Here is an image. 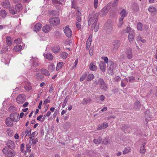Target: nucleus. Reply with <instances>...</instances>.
<instances>
[{
  "label": "nucleus",
  "instance_id": "17",
  "mask_svg": "<svg viewBox=\"0 0 157 157\" xmlns=\"http://www.w3.org/2000/svg\"><path fill=\"white\" fill-rule=\"evenodd\" d=\"M92 30H94L95 32H96L99 29V23L97 22H94L92 26Z\"/></svg>",
  "mask_w": 157,
  "mask_h": 157
},
{
  "label": "nucleus",
  "instance_id": "23",
  "mask_svg": "<svg viewBox=\"0 0 157 157\" xmlns=\"http://www.w3.org/2000/svg\"><path fill=\"white\" fill-rule=\"evenodd\" d=\"M128 82V78H125L124 79L121 80V86L123 88L125 87L126 86Z\"/></svg>",
  "mask_w": 157,
  "mask_h": 157
},
{
  "label": "nucleus",
  "instance_id": "59",
  "mask_svg": "<svg viewBox=\"0 0 157 157\" xmlns=\"http://www.w3.org/2000/svg\"><path fill=\"white\" fill-rule=\"evenodd\" d=\"M54 90L53 86V85L52 84L51 86V87L49 90V92L51 93H53Z\"/></svg>",
  "mask_w": 157,
  "mask_h": 157
},
{
  "label": "nucleus",
  "instance_id": "16",
  "mask_svg": "<svg viewBox=\"0 0 157 157\" xmlns=\"http://www.w3.org/2000/svg\"><path fill=\"white\" fill-rule=\"evenodd\" d=\"M108 10L106 7H104L100 12V15L101 17H103L105 15L108 13Z\"/></svg>",
  "mask_w": 157,
  "mask_h": 157
},
{
  "label": "nucleus",
  "instance_id": "43",
  "mask_svg": "<svg viewBox=\"0 0 157 157\" xmlns=\"http://www.w3.org/2000/svg\"><path fill=\"white\" fill-rule=\"evenodd\" d=\"M25 135V137L26 136H29V132L27 129H26L25 132H23L21 134V136L23 137Z\"/></svg>",
  "mask_w": 157,
  "mask_h": 157
},
{
  "label": "nucleus",
  "instance_id": "11",
  "mask_svg": "<svg viewBox=\"0 0 157 157\" xmlns=\"http://www.w3.org/2000/svg\"><path fill=\"white\" fill-rule=\"evenodd\" d=\"M106 63L105 62H104L103 61H101L99 63V66L100 67V69L103 72H104L105 71L106 67Z\"/></svg>",
  "mask_w": 157,
  "mask_h": 157
},
{
  "label": "nucleus",
  "instance_id": "12",
  "mask_svg": "<svg viewBox=\"0 0 157 157\" xmlns=\"http://www.w3.org/2000/svg\"><path fill=\"white\" fill-rule=\"evenodd\" d=\"M14 121L10 117L7 118L6 119V125L8 127H12Z\"/></svg>",
  "mask_w": 157,
  "mask_h": 157
},
{
  "label": "nucleus",
  "instance_id": "8",
  "mask_svg": "<svg viewBox=\"0 0 157 157\" xmlns=\"http://www.w3.org/2000/svg\"><path fill=\"white\" fill-rule=\"evenodd\" d=\"M99 14L98 13H95L92 16H91L90 15H89V21L93 22H97L98 20L99 17Z\"/></svg>",
  "mask_w": 157,
  "mask_h": 157
},
{
  "label": "nucleus",
  "instance_id": "47",
  "mask_svg": "<svg viewBox=\"0 0 157 157\" xmlns=\"http://www.w3.org/2000/svg\"><path fill=\"white\" fill-rule=\"evenodd\" d=\"M149 11L151 13L155 12L156 10V9L154 7H149L148 9Z\"/></svg>",
  "mask_w": 157,
  "mask_h": 157
},
{
  "label": "nucleus",
  "instance_id": "53",
  "mask_svg": "<svg viewBox=\"0 0 157 157\" xmlns=\"http://www.w3.org/2000/svg\"><path fill=\"white\" fill-rule=\"evenodd\" d=\"M87 76L86 74H85L82 75V77L80 78V81H82L84 80Z\"/></svg>",
  "mask_w": 157,
  "mask_h": 157
},
{
  "label": "nucleus",
  "instance_id": "33",
  "mask_svg": "<svg viewBox=\"0 0 157 157\" xmlns=\"http://www.w3.org/2000/svg\"><path fill=\"white\" fill-rule=\"evenodd\" d=\"M46 58L50 61L52 60L53 58V55L50 53H47L45 56Z\"/></svg>",
  "mask_w": 157,
  "mask_h": 157
},
{
  "label": "nucleus",
  "instance_id": "34",
  "mask_svg": "<svg viewBox=\"0 0 157 157\" xmlns=\"http://www.w3.org/2000/svg\"><path fill=\"white\" fill-rule=\"evenodd\" d=\"M52 51L55 53H56L59 52L60 51V47L59 46L54 47L52 48Z\"/></svg>",
  "mask_w": 157,
  "mask_h": 157
},
{
  "label": "nucleus",
  "instance_id": "19",
  "mask_svg": "<svg viewBox=\"0 0 157 157\" xmlns=\"http://www.w3.org/2000/svg\"><path fill=\"white\" fill-rule=\"evenodd\" d=\"M89 69L91 71H95L97 69V67L94 65L93 62H91L89 65Z\"/></svg>",
  "mask_w": 157,
  "mask_h": 157
},
{
  "label": "nucleus",
  "instance_id": "61",
  "mask_svg": "<svg viewBox=\"0 0 157 157\" xmlns=\"http://www.w3.org/2000/svg\"><path fill=\"white\" fill-rule=\"evenodd\" d=\"M21 41V39L20 38H17L14 40V42L16 44H19Z\"/></svg>",
  "mask_w": 157,
  "mask_h": 157
},
{
  "label": "nucleus",
  "instance_id": "60",
  "mask_svg": "<svg viewBox=\"0 0 157 157\" xmlns=\"http://www.w3.org/2000/svg\"><path fill=\"white\" fill-rule=\"evenodd\" d=\"M131 30V28L129 27H127L124 30V33H128Z\"/></svg>",
  "mask_w": 157,
  "mask_h": 157
},
{
  "label": "nucleus",
  "instance_id": "3",
  "mask_svg": "<svg viewBox=\"0 0 157 157\" xmlns=\"http://www.w3.org/2000/svg\"><path fill=\"white\" fill-rule=\"evenodd\" d=\"M49 22L53 26H56L59 24L60 21L59 17H55L50 18Z\"/></svg>",
  "mask_w": 157,
  "mask_h": 157
},
{
  "label": "nucleus",
  "instance_id": "26",
  "mask_svg": "<svg viewBox=\"0 0 157 157\" xmlns=\"http://www.w3.org/2000/svg\"><path fill=\"white\" fill-rule=\"evenodd\" d=\"M77 2L76 0H73L71 2V7L75 9H78V7L77 5Z\"/></svg>",
  "mask_w": 157,
  "mask_h": 157
},
{
  "label": "nucleus",
  "instance_id": "10",
  "mask_svg": "<svg viewBox=\"0 0 157 157\" xmlns=\"http://www.w3.org/2000/svg\"><path fill=\"white\" fill-rule=\"evenodd\" d=\"M52 26L51 25H46L42 28V30L45 33H48L52 28Z\"/></svg>",
  "mask_w": 157,
  "mask_h": 157
},
{
  "label": "nucleus",
  "instance_id": "21",
  "mask_svg": "<svg viewBox=\"0 0 157 157\" xmlns=\"http://www.w3.org/2000/svg\"><path fill=\"white\" fill-rule=\"evenodd\" d=\"M108 125V124L106 122L103 123L102 124L100 125L97 128L98 130H101L105 128Z\"/></svg>",
  "mask_w": 157,
  "mask_h": 157
},
{
  "label": "nucleus",
  "instance_id": "1",
  "mask_svg": "<svg viewBox=\"0 0 157 157\" xmlns=\"http://www.w3.org/2000/svg\"><path fill=\"white\" fill-rule=\"evenodd\" d=\"M102 59L107 64V68L109 71L112 72L114 67V63L111 61H108V58L107 57H102Z\"/></svg>",
  "mask_w": 157,
  "mask_h": 157
},
{
  "label": "nucleus",
  "instance_id": "62",
  "mask_svg": "<svg viewBox=\"0 0 157 157\" xmlns=\"http://www.w3.org/2000/svg\"><path fill=\"white\" fill-rule=\"evenodd\" d=\"M121 80V78L118 76L114 78V80L116 82H118Z\"/></svg>",
  "mask_w": 157,
  "mask_h": 157
},
{
  "label": "nucleus",
  "instance_id": "64",
  "mask_svg": "<svg viewBox=\"0 0 157 157\" xmlns=\"http://www.w3.org/2000/svg\"><path fill=\"white\" fill-rule=\"evenodd\" d=\"M9 109L10 111L12 110V111H15L16 110L15 108L13 106H10L9 108Z\"/></svg>",
  "mask_w": 157,
  "mask_h": 157
},
{
  "label": "nucleus",
  "instance_id": "63",
  "mask_svg": "<svg viewBox=\"0 0 157 157\" xmlns=\"http://www.w3.org/2000/svg\"><path fill=\"white\" fill-rule=\"evenodd\" d=\"M56 12H57L56 11L52 10L50 12V13L51 15H52V16H55L56 15L55 13Z\"/></svg>",
  "mask_w": 157,
  "mask_h": 157
},
{
  "label": "nucleus",
  "instance_id": "35",
  "mask_svg": "<svg viewBox=\"0 0 157 157\" xmlns=\"http://www.w3.org/2000/svg\"><path fill=\"white\" fill-rule=\"evenodd\" d=\"M0 15L2 18H5L7 15L6 12L5 10H1L0 11Z\"/></svg>",
  "mask_w": 157,
  "mask_h": 157
},
{
  "label": "nucleus",
  "instance_id": "42",
  "mask_svg": "<svg viewBox=\"0 0 157 157\" xmlns=\"http://www.w3.org/2000/svg\"><path fill=\"white\" fill-rule=\"evenodd\" d=\"M145 144L144 143L143 144V146L141 147L140 150V152L141 153H144L145 152L146 150L145 149Z\"/></svg>",
  "mask_w": 157,
  "mask_h": 157
},
{
  "label": "nucleus",
  "instance_id": "32",
  "mask_svg": "<svg viewBox=\"0 0 157 157\" xmlns=\"http://www.w3.org/2000/svg\"><path fill=\"white\" fill-rule=\"evenodd\" d=\"M100 87L105 91H106L107 90V87L104 81H103V82H102V83L100 85Z\"/></svg>",
  "mask_w": 157,
  "mask_h": 157
},
{
  "label": "nucleus",
  "instance_id": "51",
  "mask_svg": "<svg viewBox=\"0 0 157 157\" xmlns=\"http://www.w3.org/2000/svg\"><path fill=\"white\" fill-rule=\"evenodd\" d=\"M31 145L30 144H27L26 146L27 150L26 151L29 153H30L31 152V149H30V148L31 147Z\"/></svg>",
  "mask_w": 157,
  "mask_h": 157
},
{
  "label": "nucleus",
  "instance_id": "41",
  "mask_svg": "<svg viewBox=\"0 0 157 157\" xmlns=\"http://www.w3.org/2000/svg\"><path fill=\"white\" fill-rule=\"evenodd\" d=\"M68 54L65 52H63L60 54V56L63 59H66Z\"/></svg>",
  "mask_w": 157,
  "mask_h": 157
},
{
  "label": "nucleus",
  "instance_id": "5",
  "mask_svg": "<svg viewBox=\"0 0 157 157\" xmlns=\"http://www.w3.org/2000/svg\"><path fill=\"white\" fill-rule=\"evenodd\" d=\"M64 32L66 36L68 38H71L72 36V31L68 27L66 26L63 28Z\"/></svg>",
  "mask_w": 157,
  "mask_h": 157
},
{
  "label": "nucleus",
  "instance_id": "37",
  "mask_svg": "<svg viewBox=\"0 0 157 157\" xmlns=\"http://www.w3.org/2000/svg\"><path fill=\"white\" fill-rule=\"evenodd\" d=\"M52 3L56 6H58L59 5H62V3L57 0H52Z\"/></svg>",
  "mask_w": 157,
  "mask_h": 157
},
{
  "label": "nucleus",
  "instance_id": "27",
  "mask_svg": "<svg viewBox=\"0 0 157 157\" xmlns=\"http://www.w3.org/2000/svg\"><path fill=\"white\" fill-rule=\"evenodd\" d=\"M40 71L42 74H43L47 76H49L50 75V74L49 72L47 70L44 69H41Z\"/></svg>",
  "mask_w": 157,
  "mask_h": 157
},
{
  "label": "nucleus",
  "instance_id": "48",
  "mask_svg": "<svg viewBox=\"0 0 157 157\" xmlns=\"http://www.w3.org/2000/svg\"><path fill=\"white\" fill-rule=\"evenodd\" d=\"M6 132L8 135L10 136H13V131L11 129H8L6 131Z\"/></svg>",
  "mask_w": 157,
  "mask_h": 157
},
{
  "label": "nucleus",
  "instance_id": "45",
  "mask_svg": "<svg viewBox=\"0 0 157 157\" xmlns=\"http://www.w3.org/2000/svg\"><path fill=\"white\" fill-rule=\"evenodd\" d=\"M143 25L140 22L138 23L137 25V28L138 30H142V28Z\"/></svg>",
  "mask_w": 157,
  "mask_h": 157
},
{
  "label": "nucleus",
  "instance_id": "6",
  "mask_svg": "<svg viewBox=\"0 0 157 157\" xmlns=\"http://www.w3.org/2000/svg\"><path fill=\"white\" fill-rule=\"evenodd\" d=\"M10 117L14 122H17L19 120L20 118L18 113H12L10 114Z\"/></svg>",
  "mask_w": 157,
  "mask_h": 157
},
{
  "label": "nucleus",
  "instance_id": "44",
  "mask_svg": "<svg viewBox=\"0 0 157 157\" xmlns=\"http://www.w3.org/2000/svg\"><path fill=\"white\" fill-rule=\"evenodd\" d=\"M140 106V102L139 101H137L135 102L134 105V107L136 109H137L139 108Z\"/></svg>",
  "mask_w": 157,
  "mask_h": 157
},
{
  "label": "nucleus",
  "instance_id": "58",
  "mask_svg": "<svg viewBox=\"0 0 157 157\" xmlns=\"http://www.w3.org/2000/svg\"><path fill=\"white\" fill-rule=\"evenodd\" d=\"M33 63L32 66L34 67H36L39 65V64L37 63L36 62L34 61V60H33Z\"/></svg>",
  "mask_w": 157,
  "mask_h": 157
},
{
  "label": "nucleus",
  "instance_id": "4",
  "mask_svg": "<svg viewBox=\"0 0 157 157\" xmlns=\"http://www.w3.org/2000/svg\"><path fill=\"white\" fill-rule=\"evenodd\" d=\"M26 100V96L23 94H19L17 97V102L19 104L23 103Z\"/></svg>",
  "mask_w": 157,
  "mask_h": 157
},
{
  "label": "nucleus",
  "instance_id": "55",
  "mask_svg": "<svg viewBox=\"0 0 157 157\" xmlns=\"http://www.w3.org/2000/svg\"><path fill=\"white\" fill-rule=\"evenodd\" d=\"M135 80V78L132 76L129 77V81L131 82H132Z\"/></svg>",
  "mask_w": 157,
  "mask_h": 157
},
{
  "label": "nucleus",
  "instance_id": "13",
  "mask_svg": "<svg viewBox=\"0 0 157 157\" xmlns=\"http://www.w3.org/2000/svg\"><path fill=\"white\" fill-rule=\"evenodd\" d=\"M6 145L8 148H9L11 149H14L15 147V144L14 142L11 140H9L7 141L6 143Z\"/></svg>",
  "mask_w": 157,
  "mask_h": 157
},
{
  "label": "nucleus",
  "instance_id": "18",
  "mask_svg": "<svg viewBox=\"0 0 157 157\" xmlns=\"http://www.w3.org/2000/svg\"><path fill=\"white\" fill-rule=\"evenodd\" d=\"M9 11L10 13L13 15L17 14V12L15 7H10L9 8Z\"/></svg>",
  "mask_w": 157,
  "mask_h": 157
},
{
  "label": "nucleus",
  "instance_id": "30",
  "mask_svg": "<svg viewBox=\"0 0 157 157\" xmlns=\"http://www.w3.org/2000/svg\"><path fill=\"white\" fill-rule=\"evenodd\" d=\"M6 42L8 46H10L12 44V42L11 37L9 36H7L6 37Z\"/></svg>",
  "mask_w": 157,
  "mask_h": 157
},
{
  "label": "nucleus",
  "instance_id": "15",
  "mask_svg": "<svg viewBox=\"0 0 157 157\" xmlns=\"http://www.w3.org/2000/svg\"><path fill=\"white\" fill-rule=\"evenodd\" d=\"M42 24L40 23H36L34 26L33 31L36 33L39 32L42 27Z\"/></svg>",
  "mask_w": 157,
  "mask_h": 157
},
{
  "label": "nucleus",
  "instance_id": "28",
  "mask_svg": "<svg viewBox=\"0 0 157 157\" xmlns=\"http://www.w3.org/2000/svg\"><path fill=\"white\" fill-rule=\"evenodd\" d=\"M22 46L21 45H17L14 47L13 50L15 52H18L20 51L22 49Z\"/></svg>",
  "mask_w": 157,
  "mask_h": 157
},
{
  "label": "nucleus",
  "instance_id": "38",
  "mask_svg": "<svg viewBox=\"0 0 157 157\" xmlns=\"http://www.w3.org/2000/svg\"><path fill=\"white\" fill-rule=\"evenodd\" d=\"M103 80L101 78H100L98 80H95L94 82V83L96 85H98L100 84V85L103 82Z\"/></svg>",
  "mask_w": 157,
  "mask_h": 157
},
{
  "label": "nucleus",
  "instance_id": "49",
  "mask_svg": "<svg viewBox=\"0 0 157 157\" xmlns=\"http://www.w3.org/2000/svg\"><path fill=\"white\" fill-rule=\"evenodd\" d=\"M28 86L27 85L25 86H24V88L26 90L29 91L31 90V87L30 86V83H28Z\"/></svg>",
  "mask_w": 157,
  "mask_h": 157
},
{
  "label": "nucleus",
  "instance_id": "52",
  "mask_svg": "<svg viewBox=\"0 0 157 157\" xmlns=\"http://www.w3.org/2000/svg\"><path fill=\"white\" fill-rule=\"evenodd\" d=\"M98 0H94V6L95 9H96L98 6Z\"/></svg>",
  "mask_w": 157,
  "mask_h": 157
},
{
  "label": "nucleus",
  "instance_id": "46",
  "mask_svg": "<svg viewBox=\"0 0 157 157\" xmlns=\"http://www.w3.org/2000/svg\"><path fill=\"white\" fill-rule=\"evenodd\" d=\"M48 70L52 72L55 69V66L54 65H50L48 66Z\"/></svg>",
  "mask_w": 157,
  "mask_h": 157
},
{
  "label": "nucleus",
  "instance_id": "20",
  "mask_svg": "<svg viewBox=\"0 0 157 157\" xmlns=\"http://www.w3.org/2000/svg\"><path fill=\"white\" fill-rule=\"evenodd\" d=\"M130 126L128 125L123 124L122 125V130L124 132H128L130 131Z\"/></svg>",
  "mask_w": 157,
  "mask_h": 157
},
{
  "label": "nucleus",
  "instance_id": "2",
  "mask_svg": "<svg viewBox=\"0 0 157 157\" xmlns=\"http://www.w3.org/2000/svg\"><path fill=\"white\" fill-rule=\"evenodd\" d=\"M13 149L10 150L7 147H5L2 150V152L7 157H13L16 154Z\"/></svg>",
  "mask_w": 157,
  "mask_h": 157
},
{
  "label": "nucleus",
  "instance_id": "29",
  "mask_svg": "<svg viewBox=\"0 0 157 157\" xmlns=\"http://www.w3.org/2000/svg\"><path fill=\"white\" fill-rule=\"evenodd\" d=\"M91 101V99L90 98H84L82 101L83 104L85 105L90 103Z\"/></svg>",
  "mask_w": 157,
  "mask_h": 157
},
{
  "label": "nucleus",
  "instance_id": "22",
  "mask_svg": "<svg viewBox=\"0 0 157 157\" xmlns=\"http://www.w3.org/2000/svg\"><path fill=\"white\" fill-rule=\"evenodd\" d=\"M106 27V32L108 33L110 32L113 30L112 25L110 24L107 23L105 24Z\"/></svg>",
  "mask_w": 157,
  "mask_h": 157
},
{
  "label": "nucleus",
  "instance_id": "7",
  "mask_svg": "<svg viewBox=\"0 0 157 157\" xmlns=\"http://www.w3.org/2000/svg\"><path fill=\"white\" fill-rule=\"evenodd\" d=\"M120 45V41L118 40H115L113 43V52H116L118 49Z\"/></svg>",
  "mask_w": 157,
  "mask_h": 157
},
{
  "label": "nucleus",
  "instance_id": "9",
  "mask_svg": "<svg viewBox=\"0 0 157 157\" xmlns=\"http://www.w3.org/2000/svg\"><path fill=\"white\" fill-rule=\"evenodd\" d=\"M132 49L128 48L126 49V57L128 59H131L132 57Z\"/></svg>",
  "mask_w": 157,
  "mask_h": 157
},
{
  "label": "nucleus",
  "instance_id": "36",
  "mask_svg": "<svg viewBox=\"0 0 157 157\" xmlns=\"http://www.w3.org/2000/svg\"><path fill=\"white\" fill-rule=\"evenodd\" d=\"M63 66V62L59 63L57 64L56 70L58 71L59 69H61Z\"/></svg>",
  "mask_w": 157,
  "mask_h": 157
},
{
  "label": "nucleus",
  "instance_id": "50",
  "mask_svg": "<svg viewBox=\"0 0 157 157\" xmlns=\"http://www.w3.org/2000/svg\"><path fill=\"white\" fill-rule=\"evenodd\" d=\"M94 78V75L93 74H90L87 78V81H90L93 79Z\"/></svg>",
  "mask_w": 157,
  "mask_h": 157
},
{
  "label": "nucleus",
  "instance_id": "31",
  "mask_svg": "<svg viewBox=\"0 0 157 157\" xmlns=\"http://www.w3.org/2000/svg\"><path fill=\"white\" fill-rule=\"evenodd\" d=\"M120 15L121 16L120 18L124 19L127 15V14L125 10L124 9H123L121 12Z\"/></svg>",
  "mask_w": 157,
  "mask_h": 157
},
{
  "label": "nucleus",
  "instance_id": "57",
  "mask_svg": "<svg viewBox=\"0 0 157 157\" xmlns=\"http://www.w3.org/2000/svg\"><path fill=\"white\" fill-rule=\"evenodd\" d=\"M91 42L89 41H87L86 43V49H88L90 45Z\"/></svg>",
  "mask_w": 157,
  "mask_h": 157
},
{
  "label": "nucleus",
  "instance_id": "40",
  "mask_svg": "<svg viewBox=\"0 0 157 157\" xmlns=\"http://www.w3.org/2000/svg\"><path fill=\"white\" fill-rule=\"evenodd\" d=\"M8 49L7 47V46L6 45H4L2 48V49L1 51V53L3 54L5 52L8 51Z\"/></svg>",
  "mask_w": 157,
  "mask_h": 157
},
{
  "label": "nucleus",
  "instance_id": "56",
  "mask_svg": "<svg viewBox=\"0 0 157 157\" xmlns=\"http://www.w3.org/2000/svg\"><path fill=\"white\" fill-rule=\"evenodd\" d=\"M67 97L64 100V101L63 102V105H62V107L64 108L65 107V106L66 105V103L67 101Z\"/></svg>",
  "mask_w": 157,
  "mask_h": 157
},
{
  "label": "nucleus",
  "instance_id": "39",
  "mask_svg": "<svg viewBox=\"0 0 157 157\" xmlns=\"http://www.w3.org/2000/svg\"><path fill=\"white\" fill-rule=\"evenodd\" d=\"M133 38V33L131 32L129 33L128 35V39L130 42L132 41Z\"/></svg>",
  "mask_w": 157,
  "mask_h": 157
},
{
  "label": "nucleus",
  "instance_id": "54",
  "mask_svg": "<svg viewBox=\"0 0 157 157\" xmlns=\"http://www.w3.org/2000/svg\"><path fill=\"white\" fill-rule=\"evenodd\" d=\"M123 18H120L119 19V26H121L123 24Z\"/></svg>",
  "mask_w": 157,
  "mask_h": 157
},
{
  "label": "nucleus",
  "instance_id": "25",
  "mask_svg": "<svg viewBox=\"0 0 157 157\" xmlns=\"http://www.w3.org/2000/svg\"><path fill=\"white\" fill-rule=\"evenodd\" d=\"M35 78L38 80H41L44 77V75L40 73H36L35 74Z\"/></svg>",
  "mask_w": 157,
  "mask_h": 157
},
{
  "label": "nucleus",
  "instance_id": "14",
  "mask_svg": "<svg viewBox=\"0 0 157 157\" xmlns=\"http://www.w3.org/2000/svg\"><path fill=\"white\" fill-rule=\"evenodd\" d=\"M10 3L8 0H5L2 2L1 5L4 8H9L10 6Z\"/></svg>",
  "mask_w": 157,
  "mask_h": 157
},
{
  "label": "nucleus",
  "instance_id": "24",
  "mask_svg": "<svg viewBox=\"0 0 157 157\" xmlns=\"http://www.w3.org/2000/svg\"><path fill=\"white\" fill-rule=\"evenodd\" d=\"M15 7L18 12H20L23 9L22 4L20 3L17 4Z\"/></svg>",
  "mask_w": 157,
  "mask_h": 157
}]
</instances>
